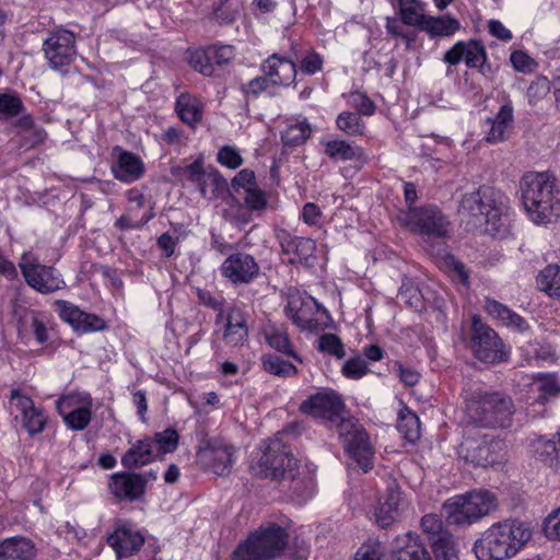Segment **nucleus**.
Segmentation results:
<instances>
[{
	"label": "nucleus",
	"mask_w": 560,
	"mask_h": 560,
	"mask_svg": "<svg viewBox=\"0 0 560 560\" xmlns=\"http://www.w3.org/2000/svg\"><path fill=\"white\" fill-rule=\"evenodd\" d=\"M294 427H288L266 441L261 455L250 465V469L256 476L279 481L298 498H305L311 493L313 480L301 476L299 460L289 445L288 436L293 433Z\"/></svg>",
	"instance_id": "f257e3e1"
},
{
	"label": "nucleus",
	"mask_w": 560,
	"mask_h": 560,
	"mask_svg": "<svg viewBox=\"0 0 560 560\" xmlns=\"http://www.w3.org/2000/svg\"><path fill=\"white\" fill-rule=\"evenodd\" d=\"M459 214L472 228H483V233L493 238H506L511 232L508 208L502 195L491 187H480L465 194L460 200Z\"/></svg>",
	"instance_id": "f03ea898"
},
{
	"label": "nucleus",
	"mask_w": 560,
	"mask_h": 560,
	"mask_svg": "<svg viewBox=\"0 0 560 560\" xmlns=\"http://www.w3.org/2000/svg\"><path fill=\"white\" fill-rule=\"evenodd\" d=\"M465 415L475 425L486 429H506L513 423L515 406L512 398L481 387L464 392Z\"/></svg>",
	"instance_id": "7ed1b4c3"
},
{
	"label": "nucleus",
	"mask_w": 560,
	"mask_h": 560,
	"mask_svg": "<svg viewBox=\"0 0 560 560\" xmlns=\"http://www.w3.org/2000/svg\"><path fill=\"white\" fill-rule=\"evenodd\" d=\"M522 201L530 220L546 225L560 218V189L548 172L527 173L521 180Z\"/></svg>",
	"instance_id": "20e7f679"
},
{
	"label": "nucleus",
	"mask_w": 560,
	"mask_h": 560,
	"mask_svg": "<svg viewBox=\"0 0 560 560\" xmlns=\"http://www.w3.org/2000/svg\"><path fill=\"white\" fill-rule=\"evenodd\" d=\"M530 529L516 520L494 523L476 540L478 560H504L514 557L530 539Z\"/></svg>",
	"instance_id": "39448f33"
},
{
	"label": "nucleus",
	"mask_w": 560,
	"mask_h": 560,
	"mask_svg": "<svg viewBox=\"0 0 560 560\" xmlns=\"http://www.w3.org/2000/svg\"><path fill=\"white\" fill-rule=\"evenodd\" d=\"M289 534L277 523L261 525L241 541L231 560H275L288 546Z\"/></svg>",
	"instance_id": "423d86ee"
},
{
	"label": "nucleus",
	"mask_w": 560,
	"mask_h": 560,
	"mask_svg": "<svg viewBox=\"0 0 560 560\" xmlns=\"http://www.w3.org/2000/svg\"><path fill=\"white\" fill-rule=\"evenodd\" d=\"M498 506L489 490H474L450 499L445 504L446 521L454 525H471L489 515Z\"/></svg>",
	"instance_id": "0eeeda50"
},
{
	"label": "nucleus",
	"mask_w": 560,
	"mask_h": 560,
	"mask_svg": "<svg viewBox=\"0 0 560 560\" xmlns=\"http://www.w3.org/2000/svg\"><path fill=\"white\" fill-rule=\"evenodd\" d=\"M284 312L301 330L310 332L324 329L329 318L328 312L314 298L299 291L289 294Z\"/></svg>",
	"instance_id": "6e6552de"
},
{
	"label": "nucleus",
	"mask_w": 560,
	"mask_h": 560,
	"mask_svg": "<svg viewBox=\"0 0 560 560\" xmlns=\"http://www.w3.org/2000/svg\"><path fill=\"white\" fill-rule=\"evenodd\" d=\"M398 220L423 236L446 237L450 233V221L436 206L410 207Z\"/></svg>",
	"instance_id": "1a4fd4ad"
},
{
	"label": "nucleus",
	"mask_w": 560,
	"mask_h": 560,
	"mask_svg": "<svg viewBox=\"0 0 560 560\" xmlns=\"http://www.w3.org/2000/svg\"><path fill=\"white\" fill-rule=\"evenodd\" d=\"M470 348L475 357L485 363H499L508 359V352L498 334L478 317L472 319Z\"/></svg>",
	"instance_id": "9d476101"
},
{
	"label": "nucleus",
	"mask_w": 560,
	"mask_h": 560,
	"mask_svg": "<svg viewBox=\"0 0 560 560\" xmlns=\"http://www.w3.org/2000/svg\"><path fill=\"white\" fill-rule=\"evenodd\" d=\"M26 283L34 290L48 294L63 288L65 282L52 267L39 264L38 258L31 252H25L19 262Z\"/></svg>",
	"instance_id": "9b49d317"
},
{
	"label": "nucleus",
	"mask_w": 560,
	"mask_h": 560,
	"mask_svg": "<svg viewBox=\"0 0 560 560\" xmlns=\"http://www.w3.org/2000/svg\"><path fill=\"white\" fill-rule=\"evenodd\" d=\"M43 51L52 70L70 66L77 56L75 34L63 27L49 32L43 43Z\"/></svg>",
	"instance_id": "f8f14e48"
},
{
	"label": "nucleus",
	"mask_w": 560,
	"mask_h": 560,
	"mask_svg": "<svg viewBox=\"0 0 560 560\" xmlns=\"http://www.w3.org/2000/svg\"><path fill=\"white\" fill-rule=\"evenodd\" d=\"M339 436L343 440L348 454L368 471L372 468L373 451L365 430L351 419H342L338 424Z\"/></svg>",
	"instance_id": "ddd939ff"
},
{
	"label": "nucleus",
	"mask_w": 560,
	"mask_h": 560,
	"mask_svg": "<svg viewBox=\"0 0 560 560\" xmlns=\"http://www.w3.org/2000/svg\"><path fill=\"white\" fill-rule=\"evenodd\" d=\"M57 409L68 428L84 430L92 419V398L89 394H71L57 401Z\"/></svg>",
	"instance_id": "4468645a"
},
{
	"label": "nucleus",
	"mask_w": 560,
	"mask_h": 560,
	"mask_svg": "<svg viewBox=\"0 0 560 560\" xmlns=\"http://www.w3.org/2000/svg\"><path fill=\"white\" fill-rule=\"evenodd\" d=\"M345 409V402L337 392L325 388L311 395L301 402L300 411L314 418H324L329 421H336L341 418Z\"/></svg>",
	"instance_id": "2eb2a0df"
},
{
	"label": "nucleus",
	"mask_w": 560,
	"mask_h": 560,
	"mask_svg": "<svg viewBox=\"0 0 560 560\" xmlns=\"http://www.w3.org/2000/svg\"><path fill=\"white\" fill-rule=\"evenodd\" d=\"M487 60L488 56L485 46L476 39L459 40L443 56V61L450 67L457 66L464 61L468 68H476L482 73H485L486 68H490L487 65Z\"/></svg>",
	"instance_id": "dca6fc26"
},
{
	"label": "nucleus",
	"mask_w": 560,
	"mask_h": 560,
	"mask_svg": "<svg viewBox=\"0 0 560 560\" xmlns=\"http://www.w3.org/2000/svg\"><path fill=\"white\" fill-rule=\"evenodd\" d=\"M276 238L280 245L281 254L289 256L291 265L312 266L314 264L316 252L314 240L293 235L284 229L276 231Z\"/></svg>",
	"instance_id": "f3484780"
},
{
	"label": "nucleus",
	"mask_w": 560,
	"mask_h": 560,
	"mask_svg": "<svg viewBox=\"0 0 560 560\" xmlns=\"http://www.w3.org/2000/svg\"><path fill=\"white\" fill-rule=\"evenodd\" d=\"M220 270L233 284H247L259 276L260 268L254 256L237 252L225 258Z\"/></svg>",
	"instance_id": "a211bd4d"
},
{
	"label": "nucleus",
	"mask_w": 560,
	"mask_h": 560,
	"mask_svg": "<svg viewBox=\"0 0 560 560\" xmlns=\"http://www.w3.org/2000/svg\"><path fill=\"white\" fill-rule=\"evenodd\" d=\"M56 306L60 318L79 332L97 331L106 327L103 318L85 313L70 302L58 300L56 301Z\"/></svg>",
	"instance_id": "6ab92c4d"
},
{
	"label": "nucleus",
	"mask_w": 560,
	"mask_h": 560,
	"mask_svg": "<svg viewBox=\"0 0 560 560\" xmlns=\"http://www.w3.org/2000/svg\"><path fill=\"white\" fill-rule=\"evenodd\" d=\"M234 453L232 445L213 441L199 451V457L215 475L226 476L232 470Z\"/></svg>",
	"instance_id": "aec40b11"
},
{
	"label": "nucleus",
	"mask_w": 560,
	"mask_h": 560,
	"mask_svg": "<svg viewBox=\"0 0 560 560\" xmlns=\"http://www.w3.org/2000/svg\"><path fill=\"white\" fill-rule=\"evenodd\" d=\"M107 544L115 550L117 558H128L137 553L144 544L143 535L127 523H118Z\"/></svg>",
	"instance_id": "412c9836"
},
{
	"label": "nucleus",
	"mask_w": 560,
	"mask_h": 560,
	"mask_svg": "<svg viewBox=\"0 0 560 560\" xmlns=\"http://www.w3.org/2000/svg\"><path fill=\"white\" fill-rule=\"evenodd\" d=\"M260 71L267 74L269 81L273 82L277 88L294 83L298 73L296 63L279 54H273L265 59L260 65Z\"/></svg>",
	"instance_id": "4be33fe9"
},
{
	"label": "nucleus",
	"mask_w": 560,
	"mask_h": 560,
	"mask_svg": "<svg viewBox=\"0 0 560 560\" xmlns=\"http://www.w3.org/2000/svg\"><path fill=\"white\" fill-rule=\"evenodd\" d=\"M109 492L119 501L133 502L142 498L143 481L135 472L113 474L108 482Z\"/></svg>",
	"instance_id": "5701e85b"
},
{
	"label": "nucleus",
	"mask_w": 560,
	"mask_h": 560,
	"mask_svg": "<svg viewBox=\"0 0 560 560\" xmlns=\"http://www.w3.org/2000/svg\"><path fill=\"white\" fill-rule=\"evenodd\" d=\"M248 337L247 317L240 307H231L225 315L222 339L232 348L242 347Z\"/></svg>",
	"instance_id": "b1692460"
},
{
	"label": "nucleus",
	"mask_w": 560,
	"mask_h": 560,
	"mask_svg": "<svg viewBox=\"0 0 560 560\" xmlns=\"http://www.w3.org/2000/svg\"><path fill=\"white\" fill-rule=\"evenodd\" d=\"M114 177L124 183H133L144 173L142 160L128 151H121L112 166Z\"/></svg>",
	"instance_id": "393cba45"
},
{
	"label": "nucleus",
	"mask_w": 560,
	"mask_h": 560,
	"mask_svg": "<svg viewBox=\"0 0 560 560\" xmlns=\"http://www.w3.org/2000/svg\"><path fill=\"white\" fill-rule=\"evenodd\" d=\"M505 454L502 441L482 442L467 453V457L478 466L488 467L501 464Z\"/></svg>",
	"instance_id": "a878e982"
},
{
	"label": "nucleus",
	"mask_w": 560,
	"mask_h": 560,
	"mask_svg": "<svg viewBox=\"0 0 560 560\" xmlns=\"http://www.w3.org/2000/svg\"><path fill=\"white\" fill-rule=\"evenodd\" d=\"M158 458L154 441L151 438L137 441L121 457V464L128 469H136Z\"/></svg>",
	"instance_id": "bb28decb"
},
{
	"label": "nucleus",
	"mask_w": 560,
	"mask_h": 560,
	"mask_svg": "<svg viewBox=\"0 0 560 560\" xmlns=\"http://www.w3.org/2000/svg\"><path fill=\"white\" fill-rule=\"evenodd\" d=\"M394 553L397 560H431L420 538L411 533L396 538Z\"/></svg>",
	"instance_id": "cd10ccee"
},
{
	"label": "nucleus",
	"mask_w": 560,
	"mask_h": 560,
	"mask_svg": "<svg viewBox=\"0 0 560 560\" xmlns=\"http://www.w3.org/2000/svg\"><path fill=\"white\" fill-rule=\"evenodd\" d=\"M35 555V545L28 538L16 536L0 541V560H32Z\"/></svg>",
	"instance_id": "c85d7f7f"
},
{
	"label": "nucleus",
	"mask_w": 560,
	"mask_h": 560,
	"mask_svg": "<svg viewBox=\"0 0 560 560\" xmlns=\"http://www.w3.org/2000/svg\"><path fill=\"white\" fill-rule=\"evenodd\" d=\"M487 122L489 124L490 129L487 132L485 140L488 143L504 141L513 124V107L511 103L502 105L494 118H488Z\"/></svg>",
	"instance_id": "c756f323"
},
{
	"label": "nucleus",
	"mask_w": 560,
	"mask_h": 560,
	"mask_svg": "<svg viewBox=\"0 0 560 560\" xmlns=\"http://www.w3.org/2000/svg\"><path fill=\"white\" fill-rule=\"evenodd\" d=\"M486 310L489 315L501 320L503 325L510 328L516 329L521 332L528 329V324L521 315L495 300L488 299L486 301Z\"/></svg>",
	"instance_id": "7c9ffc66"
},
{
	"label": "nucleus",
	"mask_w": 560,
	"mask_h": 560,
	"mask_svg": "<svg viewBox=\"0 0 560 560\" xmlns=\"http://www.w3.org/2000/svg\"><path fill=\"white\" fill-rule=\"evenodd\" d=\"M176 112L179 118L189 126H195L202 118L200 101L188 93H183L177 97Z\"/></svg>",
	"instance_id": "2f4dec72"
},
{
	"label": "nucleus",
	"mask_w": 560,
	"mask_h": 560,
	"mask_svg": "<svg viewBox=\"0 0 560 560\" xmlns=\"http://www.w3.org/2000/svg\"><path fill=\"white\" fill-rule=\"evenodd\" d=\"M532 452L534 456L548 466L559 468V442L556 444L551 440L538 438L532 442Z\"/></svg>",
	"instance_id": "473e14b6"
},
{
	"label": "nucleus",
	"mask_w": 560,
	"mask_h": 560,
	"mask_svg": "<svg viewBox=\"0 0 560 560\" xmlns=\"http://www.w3.org/2000/svg\"><path fill=\"white\" fill-rule=\"evenodd\" d=\"M312 133V128L305 118L296 119L288 124L281 132V140L285 147H298L303 144Z\"/></svg>",
	"instance_id": "72a5a7b5"
},
{
	"label": "nucleus",
	"mask_w": 560,
	"mask_h": 560,
	"mask_svg": "<svg viewBox=\"0 0 560 560\" xmlns=\"http://www.w3.org/2000/svg\"><path fill=\"white\" fill-rule=\"evenodd\" d=\"M325 154L334 161H352L360 159L363 151L359 147H353L343 140H329L325 143Z\"/></svg>",
	"instance_id": "f704fd0d"
},
{
	"label": "nucleus",
	"mask_w": 560,
	"mask_h": 560,
	"mask_svg": "<svg viewBox=\"0 0 560 560\" xmlns=\"http://www.w3.org/2000/svg\"><path fill=\"white\" fill-rule=\"evenodd\" d=\"M460 28V23L450 15L428 16L422 31L431 36H452Z\"/></svg>",
	"instance_id": "c9c22d12"
},
{
	"label": "nucleus",
	"mask_w": 560,
	"mask_h": 560,
	"mask_svg": "<svg viewBox=\"0 0 560 560\" xmlns=\"http://www.w3.org/2000/svg\"><path fill=\"white\" fill-rule=\"evenodd\" d=\"M399 12L406 25L418 26L423 30L429 15L424 14V8L417 0H400Z\"/></svg>",
	"instance_id": "e433bc0d"
},
{
	"label": "nucleus",
	"mask_w": 560,
	"mask_h": 560,
	"mask_svg": "<svg viewBox=\"0 0 560 560\" xmlns=\"http://www.w3.org/2000/svg\"><path fill=\"white\" fill-rule=\"evenodd\" d=\"M397 430L408 442H416L420 438V420L418 416L408 408L400 410Z\"/></svg>",
	"instance_id": "4c0bfd02"
},
{
	"label": "nucleus",
	"mask_w": 560,
	"mask_h": 560,
	"mask_svg": "<svg viewBox=\"0 0 560 560\" xmlns=\"http://www.w3.org/2000/svg\"><path fill=\"white\" fill-rule=\"evenodd\" d=\"M198 188L203 198L211 200L228 189V183L218 171H210Z\"/></svg>",
	"instance_id": "58836bf2"
},
{
	"label": "nucleus",
	"mask_w": 560,
	"mask_h": 560,
	"mask_svg": "<svg viewBox=\"0 0 560 560\" xmlns=\"http://www.w3.org/2000/svg\"><path fill=\"white\" fill-rule=\"evenodd\" d=\"M261 362L264 370L276 376L290 377L298 373L295 365L275 354L262 355Z\"/></svg>",
	"instance_id": "ea45409f"
},
{
	"label": "nucleus",
	"mask_w": 560,
	"mask_h": 560,
	"mask_svg": "<svg viewBox=\"0 0 560 560\" xmlns=\"http://www.w3.org/2000/svg\"><path fill=\"white\" fill-rule=\"evenodd\" d=\"M538 283L550 296L560 295V266L549 265L539 276Z\"/></svg>",
	"instance_id": "a19ab883"
},
{
	"label": "nucleus",
	"mask_w": 560,
	"mask_h": 560,
	"mask_svg": "<svg viewBox=\"0 0 560 560\" xmlns=\"http://www.w3.org/2000/svg\"><path fill=\"white\" fill-rule=\"evenodd\" d=\"M337 128L349 136H362L365 125L359 114L342 112L336 120Z\"/></svg>",
	"instance_id": "79ce46f5"
},
{
	"label": "nucleus",
	"mask_w": 560,
	"mask_h": 560,
	"mask_svg": "<svg viewBox=\"0 0 560 560\" xmlns=\"http://www.w3.org/2000/svg\"><path fill=\"white\" fill-rule=\"evenodd\" d=\"M178 433L173 429H166L162 432H158L151 438L154 441V450L158 453V458L166 453H172L177 448L178 445Z\"/></svg>",
	"instance_id": "37998d69"
},
{
	"label": "nucleus",
	"mask_w": 560,
	"mask_h": 560,
	"mask_svg": "<svg viewBox=\"0 0 560 560\" xmlns=\"http://www.w3.org/2000/svg\"><path fill=\"white\" fill-rule=\"evenodd\" d=\"M266 339L270 347L301 362L299 355L294 352L289 340L288 334L279 328H271L266 332Z\"/></svg>",
	"instance_id": "c03bdc74"
},
{
	"label": "nucleus",
	"mask_w": 560,
	"mask_h": 560,
	"mask_svg": "<svg viewBox=\"0 0 560 560\" xmlns=\"http://www.w3.org/2000/svg\"><path fill=\"white\" fill-rule=\"evenodd\" d=\"M317 349L329 355L342 359L346 355L345 347L339 337L334 334H324L317 340Z\"/></svg>",
	"instance_id": "a18cd8bd"
},
{
	"label": "nucleus",
	"mask_w": 560,
	"mask_h": 560,
	"mask_svg": "<svg viewBox=\"0 0 560 560\" xmlns=\"http://www.w3.org/2000/svg\"><path fill=\"white\" fill-rule=\"evenodd\" d=\"M277 85L269 81V77L265 73L252 79L243 89L247 96L257 97L261 93L266 92L270 95L275 94Z\"/></svg>",
	"instance_id": "49530a36"
},
{
	"label": "nucleus",
	"mask_w": 560,
	"mask_h": 560,
	"mask_svg": "<svg viewBox=\"0 0 560 560\" xmlns=\"http://www.w3.org/2000/svg\"><path fill=\"white\" fill-rule=\"evenodd\" d=\"M24 105L15 94H0V118L8 119L22 113Z\"/></svg>",
	"instance_id": "de8ad7c7"
},
{
	"label": "nucleus",
	"mask_w": 560,
	"mask_h": 560,
	"mask_svg": "<svg viewBox=\"0 0 560 560\" xmlns=\"http://www.w3.org/2000/svg\"><path fill=\"white\" fill-rule=\"evenodd\" d=\"M189 63L203 75H212L214 73L208 47L192 51L189 56Z\"/></svg>",
	"instance_id": "09e8293b"
},
{
	"label": "nucleus",
	"mask_w": 560,
	"mask_h": 560,
	"mask_svg": "<svg viewBox=\"0 0 560 560\" xmlns=\"http://www.w3.org/2000/svg\"><path fill=\"white\" fill-rule=\"evenodd\" d=\"M550 90V81L546 77H537L527 89L529 104L536 105L549 94Z\"/></svg>",
	"instance_id": "8fccbe9b"
},
{
	"label": "nucleus",
	"mask_w": 560,
	"mask_h": 560,
	"mask_svg": "<svg viewBox=\"0 0 560 560\" xmlns=\"http://www.w3.org/2000/svg\"><path fill=\"white\" fill-rule=\"evenodd\" d=\"M23 427L31 433L36 434L43 431L46 418L40 409L33 407L23 416Z\"/></svg>",
	"instance_id": "3c124183"
},
{
	"label": "nucleus",
	"mask_w": 560,
	"mask_h": 560,
	"mask_svg": "<svg viewBox=\"0 0 560 560\" xmlns=\"http://www.w3.org/2000/svg\"><path fill=\"white\" fill-rule=\"evenodd\" d=\"M208 49L214 69L215 66H223L230 62L235 56L234 47L231 45H213L209 46Z\"/></svg>",
	"instance_id": "603ef678"
},
{
	"label": "nucleus",
	"mask_w": 560,
	"mask_h": 560,
	"mask_svg": "<svg viewBox=\"0 0 560 560\" xmlns=\"http://www.w3.org/2000/svg\"><path fill=\"white\" fill-rule=\"evenodd\" d=\"M386 30L390 35L404 39L407 46H409L410 43L415 40V33L406 28V24L402 20L387 18Z\"/></svg>",
	"instance_id": "864d4df0"
},
{
	"label": "nucleus",
	"mask_w": 560,
	"mask_h": 560,
	"mask_svg": "<svg viewBox=\"0 0 560 560\" xmlns=\"http://www.w3.org/2000/svg\"><path fill=\"white\" fill-rule=\"evenodd\" d=\"M368 373L365 360L355 357L347 360L342 366V374L348 378L358 380Z\"/></svg>",
	"instance_id": "5fc2aeb1"
},
{
	"label": "nucleus",
	"mask_w": 560,
	"mask_h": 560,
	"mask_svg": "<svg viewBox=\"0 0 560 560\" xmlns=\"http://www.w3.org/2000/svg\"><path fill=\"white\" fill-rule=\"evenodd\" d=\"M244 201L246 207L252 211H261L267 207L265 192L256 187L246 188Z\"/></svg>",
	"instance_id": "6e6d98bb"
},
{
	"label": "nucleus",
	"mask_w": 560,
	"mask_h": 560,
	"mask_svg": "<svg viewBox=\"0 0 560 560\" xmlns=\"http://www.w3.org/2000/svg\"><path fill=\"white\" fill-rule=\"evenodd\" d=\"M513 68L518 72H532L535 67V60L522 50H515L510 56Z\"/></svg>",
	"instance_id": "4d7b16f0"
},
{
	"label": "nucleus",
	"mask_w": 560,
	"mask_h": 560,
	"mask_svg": "<svg viewBox=\"0 0 560 560\" xmlns=\"http://www.w3.org/2000/svg\"><path fill=\"white\" fill-rule=\"evenodd\" d=\"M218 161L229 168H237L242 165L243 159L240 153L230 145L222 147L218 152Z\"/></svg>",
	"instance_id": "13d9d810"
},
{
	"label": "nucleus",
	"mask_w": 560,
	"mask_h": 560,
	"mask_svg": "<svg viewBox=\"0 0 560 560\" xmlns=\"http://www.w3.org/2000/svg\"><path fill=\"white\" fill-rule=\"evenodd\" d=\"M197 296L199 299V302L205 306L219 311V314L217 315V323L224 318V312L222 310V298L215 296L210 291L201 289L197 291Z\"/></svg>",
	"instance_id": "bf43d9fd"
},
{
	"label": "nucleus",
	"mask_w": 560,
	"mask_h": 560,
	"mask_svg": "<svg viewBox=\"0 0 560 560\" xmlns=\"http://www.w3.org/2000/svg\"><path fill=\"white\" fill-rule=\"evenodd\" d=\"M395 372L397 373L399 380L406 385V386H415L419 380H420V374L409 368V366H405L404 364H401L400 362L396 361L394 362V365H393Z\"/></svg>",
	"instance_id": "052dcab7"
},
{
	"label": "nucleus",
	"mask_w": 560,
	"mask_h": 560,
	"mask_svg": "<svg viewBox=\"0 0 560 560\" xmlns=\"http://www.w3.org/2000/svg\"><path fill=\"white\" fill-rule=\"evenodd\" d=\"M301 70L306 74H314L322 70L323 67V58L319 54L315 51H310L305 57L300 61Z\"/></svg>",
	"instance_id": "680f3d73"
},
{
	"label": "nucleus",
	"mask_w": 560,
	"mask_h": 560,
	"mask_svg": "<svg viewBox=\"0 0 560 560\" xmlns=\"http://www.w3.org/2000/svg\"><path fill=\"white\" fill-rule=\"evenodd\" d=\"M544 530L547 537L560 539V508L545 520Z\"/></svg>",
	"instance_id": "e2e57ef3"
},
{
	"label": "nucleus",
	"mask_w": 560,
	"mask_h": 560,
	"mask_svg": "<svg viewBox=\"0 0 560 560\" xmlns=\"http://www.w3.org/2000/svg\"><path fill=\"white\" fill-rule=\"evenodd\" d=\"M184 173L189 182L196 184L199 187L208 172L203 170L202 161L197 160L186 166Z\"/></svg>",
	"instance_id": "0e129e2a"
},
{
	"label": "nucleus",
	"mask_w": 560,
	"mask_h": 560,
	"mask_svg": "<svg viewBox=\"0 0 560 560\" xmlns=\"http://www.w3.org/2000/svg\"><path fill=\"white\" fill-rule=\"evenodd\" d=\"M375 521L382 528H387L390 526L396 520L398 514L392 510V508H387L386 505L381 504L375 510Z\"/></svg>",
	"instance_id": "69168bd1"
},
{
	"label": "nucleus",
	"mask_w": 560,
	"mask_h": 560,
	"mask_svg": "<svg viewBox=\"0 0 560 560\" xmlns=\"http://www.w3.org/2000/svg\"><path fill=\"white\" fill-rule=\"evenodd\" d=\"M352 103L360 114L371 116L374 114V103L364 94L354 93L352 94Z\"/></svg>",
	"instance_id": "338daca9"
},
{
	"label": "nucleus",
	"mask_w": 560,
	"mask_h": 560,
	"mask_svg": "<svg viewBox=\"0 0 560 560\" xmlns=\"http://www.w3.org/2000/svg\"><path fill=\"white\" fill-rule=\"evenodd\" d=\"M442 521L435 514H427L421 520V527L423 532L430 535H440L442 532Z\"/></svg>",
	"instance_id": "774afa93"
}]
</instances>
